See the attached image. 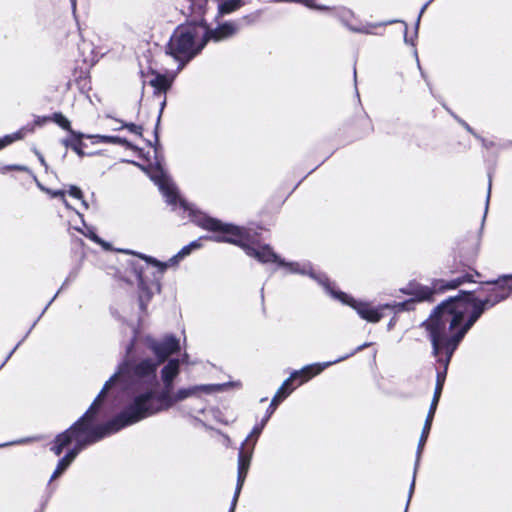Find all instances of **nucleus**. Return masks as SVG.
Returning <instances> with one entry per match:
<instances>
[{
  "label": "nucleus",
  "mask_w": 512,
  "mask_h": 512,
  "mask_svg": "<svg viewBox=\"0 0 512 512\" xmlns=\"http://www.w3.org/2000/svg\"><path fill=\"white\" fill-rule=\"evenodd\" d=\"M47 193L51 196V197H59L61 198L63 204L67 207V208H70V205L69 203L67 202L66 198H65V194H66V191L64 190H47Z\"/></svg>",
  "instance_id": "nucleus-25"
},
{
  "label": "nucleus",
  "mask_w": 512,
  "mask_h": 512,
  "mask_svg": "<svg viewBox=\"0 0 512 512\" xmlns=\"http://www.w3.org/2000/svg\"><path fill=\"white\" fill-rule=\"evenodd\" d=\"M267 421H265V419L263 420L262 424L259 425V426H255L253 428V430L251 431V433L248 435V437L246 438L245 442L242 444V446H245V445H248L249 441L252 439V438H255L257 439V437L260 435L265 423Z\"/></svg>",
  "instance_id": "nucleus-24"
},
{
  "label": "nucleus",
  "mask_w": 512,
  "mask_h": 512,
  "mask_svg": "<svg viewBox=\"0 0 512 512\" xmlns=\"http://www.w3.org/2000/svg\"><path fill=\"white\" fill-rule=\"evenodd\" d=\"M174 76L162 75L159 73H152L149 79V84L155 88L156 91L162 92L169 89L173 82Z\"/></svg>",
  "instance_id": "nucleus-16"
},
{
  "label": "nucleus",
  "mask_w": 512,
  "mask_h": 512,
  "mask_svg": "<svg viewBox=\"0 0 512 512\" xmlns=\"http://www.w3.org/2000/svg\"><path fill=\"white\" fill-rule=\"evenodd\" d=\"M237 31H238V27L235 23L226 22L222 25H219L214 30L208 29L207 40L209 38H212L215 41H221V40L227 39L229 37H232L233 35H235L237 33Z\"/></svg>",
  "instance_id": "nucleus-14"
},
{
  "label": "nucleus",
  "mask_w": 512,
  "mask_h": 512,
  "mask_svg": "<svg viewBox=\"0 0 512 512\" xmlns=\"http://www.w3.org/2000/svg\"><path fill=\"white\" fill-rule=\"evenodd\" d=\"M293 390H294V388L288 387V382H283V384L278 389V391L276 392L275 396L273 397V399L270 403V406L267 411V415L265 417V421H267L270 418V416L274 413V411H275L276 407L279 405V403H281L286 397H288L292 393Z\"/></svg>",
  "instance_id": "nucleus-15"
},
{
  "label": "nucleus",
  "mask_w": 512,
  "mask_h": 512,
  "mask_svg": "<svg viewBox=\"0 0 512 512\" xmlns=\"http://www.w3.org/2000/svg\"><path fill=\"white\" fill-rule=\"evenodd\" d=\"M255 442L252 443L251 448L245 451V446H242L239 455H238V477H237V486L235 490V494L232 500L231 508L229 512H234V509L236 507V503L238 501V497L240 494V491L242 489V486L244 484L249 466H250V459L252 450L254 447Z\"/></svg>",
  "instance_id": "nucleus-9"
},
{
  "label": "nucleus",
  "mask_w": 512,
  "mask_h": 512,
  "mask_svg": "<svg viewBox=\"0 0 512 512\" xmlns=\"http://www.w3.org/2000/svg\"><path fill=\"white\" fill-rule=\"evenodd\" d=\"M413 487H414V481H413V482H412V484H411L410 493H412Z\"/></svg>",
  "instance_id": "nucleus-30"
},
{
  "label": "nucleus",
  "mask_w": 512,
  "mask_h": 512,
  "mask_svg": "<svg viewBox=\"0 0 512 512\" xmlns=\"http://www.w3.org/2000/svg\"><path fill=\"white\" fill-rule=\"evenodd\" d=\"M337 16L350 31L356 33L373 34L375 28L386 25V23H366L357 25L354 13L347 8H340L337 11Z\"/></svg>",
  "instance_id": "nucleus-10"
},
{
  "label": "nucleus",
  "mask_w": 512,
  "mask_h": 512,
  "mask_svg": "<svg viewBox=\"0 0 512 512\" xmlns=\"http://www.w3.org/2000/svg\"><path fill=\"white\" fill-rule=\"evenodd\" d=\"M183 362H187V355L184 356Z\"/></svg>",
  "instance_id": "nucleus-32"
},
{
  "label": "nucleus",
  "mask_w": 512,
  "mask_h": 512,
  "mask_svg": "<svg viewBox=\"0 0 512 512\" xmlns=\"http://www.w3.org/2000/svg\"><path fill=\"white\" fill-rule=\"evenodd\" d=\"M89 138L93 139V143H110V144H120L125 145L126 140L118 137V136H107V135H94L89 136Z\"/></svg>",
  "instance_id": "nucleus-20"
},
{
  "label": "nucleus",
  "mask_w": 512,
  "mask_h": 512,
  "mask_svg": "<svg viewBox=\"0 0 512 512\" xmlns=\"http://www.w3.org/2000/svg\"><path fill=\"white\" fill-rule=\"evenodd\" d=\"M167 203L176 208L177 205L184 211L188 212L191 220L203 229L215 233L211 240L215 242H226L241 247L245 253L255 258L261 263H275L279 266L286 268L287 272L307 274L312 278L317 279L326 289V291L334 299L340 301L342 304L351 307L356 311L358 316L370 323H377L383 317V311L390 309L393 306L390 304L373 305L371 302L358 300L351 295L335 290L324 281V277L316 276L309 263L299 262H284L276 253L273 252L268 245H259L252 242L249 231L240 226L222 223L217 219L211 218L206 214L196 211L191 205L179 198L177 190L167 176Z\"/></svg>",
  "instance_id": "nucleus-1"
},
{
  "label": "nucleus",
  "mask_w": 512,
  "mask_h": 512,
  "mask_svg": "<svg viewBox=\"0 0 512 512\" xmlns=\"http://www.w3.org/2000/svg\"><path fill=\"white\" fill-rule=\"evenodd\" d=\"M346 358H347V356L337 359L335 361L307 365L300 370H295L294 372H292L290 374L289 378L286 379L284 382H288L289 388H293L291 385L295 381H297L298 385H302V384L308 382L310 379H312L316 375H319L327 367H329L335 363H338L341 360H344Z\"/></svg>",
  "instance_id": "nucleus-7"
},
{
  "label": "nucleus",
  "mask_w": 512,
  "mask_h": 512,
  "mask_svg": "<svg viewBox=\"0 0 512 512\" xmlns=\"http://www.w3.org/2000/svg\"><path fill=\"white\" fill-rule=\"evenodd\" d=\"M139 284L141 287H144L146 285V282L144 281V279L141 276L139 277Z\"/></svg>",
  "instance_id": "nucleus-28"
},
{
  "label": "nucleus",
  "mask_w": 512,
  "mask_h": 512,
  "mask_svg": "<svg viewBox=\"0 0 512 512\" xmlns=\"http://www.w3.org/2000/svg\"><path fill=\"white\" fill-rule=\"evenodd\" d=\"M66 193H68L71 197L80 200L84 209L87 210L89 208V204L83 199V192L79 187L71 185L69 186V189L66 191Z\"/></svg>",
  "instance_id": "nucleus-22"
},
{
  "label": "nucleus",
  "mask_w": 512,
  "mask_h": 512,
  "mask_svg": "<svg viewBox=\"0 0 512 512\" xmlns=\"http://www.w3.org/2000/svg\"><path fill=\"white\" fill-rule=\"evenodd\" d=\"M117 374L119 376L109 389L117 383L129 380L135 382L136 387L129 405L120 415L109 422V432H117L144 418L168 410L190 397L212 394L220 391L223 387L219 384H201L181 387L174 392L172 389L160 391L156 378V364L150 361H141L134 365L123 362L114 373V375Z\"/></svg>",
  "instance_id": "nucleus-2"
},
{
  "label": "nucleus",
  "mask_w": 512,
  "mask_h": 512,
  "mask_svg": "<svg viewBox=\"0 0 512 512\" xmlns=\"http://www.w3.org/2000/svg\"><path fill=\"white\" fill-rule=\"evenodd\" d=\"M427 5H428V4H425V5L423 6V8H422V9H421V11H420V15H419V17L423 14V12H424V10L426 9Z\"/></svg>",
  "instance_id": "nucleus-29"
},
{
  "label": "nucleus",
  "mask_w": 512,
  "mask_h": 512,
  "mask_svg": "<svg viewBox=\"0 0 512 512\" xmlns=\"http://www.w3.org/2000/svg\"><path fill=\"white\" fill-rule=\"evenodd\" d=\"M483 313L480 302L449 299L440 304L424 323L432 343V353L442 365L437 368V379L431 406L438 405L448 365L457 346Z\"/></svg>",
  "instance_id": "nucleus-3"
},
{
  "label": "nucleus",
  "mask_w": 512,
  "mask_h": 512,
  "mask_svg": "<svg viewBox=\"0 0 512 512\" xmlns=\"http://www.w3.org/2000/svg\"><path fill=\"white\" fill-rule=\"evenodd\" d=\"M242 5V0H219L218 11L220 15H225L239 9Z\"/></svg>",
  "instance_id": "nucleus-19"
},
{
  "label": "nucleus",
  "mask_w": 512,
  "mask_h": 512,
  "mask_svg": "<svg viewBox=\"0 0 512 512\" xmlns=\"http://www.w3.org/2000/svg\"><path fill=\"white\" fill-rule=\"evenodd\" d=\"M82 137H83L82 134L71 131L70 136L63 140V144L66 147H70L71 149H73V151H75L79 156H83L84 153L81 149V145H82L81 138Z\"/></svg>",
  "instance_id": "nucleus-18"
},
{
  "label": "nucleus",
  "mask_w": 512,
  "mask_h": 512,
  "mask_svg": "<svg viewBox=\"0 0 512 512\" xmlns=\"http://www.w3.org/2000/svg\"><path fill=\"white\" fill-rule=\"evenodd\" d=\"M467 279H455L449 282L444 280H437L433 283V288L428 286H421L418 284H410L406 289H403V293L414 296L417 300H427L431 297L434 291H442L446 289H455L460 284L465 282Z\"/></svg>",
  "instance_id": "nucleus-6"
},
{
  "label": "nucleus",
  "mask_w": 512,
  "mask_h": 512,
  "mask_svg": "<svg viewBox=\"0 0 512 512\" xmlns=\"http://www.w3.org/2000/svg\"><path fill=\"white\" fill-rule=\"evenodd\" d=\"M24 135H25V129H21L13 134L1 137L0 138V150L6 146L12 144L13 142H15L17 140L22 139L24 137Z\"/></svg>",
  "instance_id": "nucleus-21"
},
{
  "label": "nucleus",
  "mask_w": 512,
  "mask_h": 512,
  "mask_svg": "<svg viewBox=\"0 0 512 512\" xmlns=\"http://www.w3.org/2000/svg\"><path fill=\"white\" fill-rule=\"evenodd\" d=\"M53 120L60 127H62L63 129H65L71 133L72 130H71V126H70V121L65 116H63L61 113L54 114Z\"/></svg>",
  "instance_id": "nucleus-23"
},
{
  "label": "nucleus",
  "mask_w": 512,
  "mask_h": 512,
  "mask_svg": "<svg viewBox=\"0 0 512 512\" xmlns=\"http://www.w3.org/2000/svg\"><path fill=\"white\" fill-rule=\"evenodd\" d=\"M13 168H14V169H18V170H21V169H22L20 166H14Z\"/></svg>",
  "instance_id": "nucleus-31"
},
{
  "label": "nucleus",
  "mask_w": 512,
  "mask_h": 512,
  "mask_svg": "<svg viewBox=\"0 0 512 512\" xmlns=\"http://www.w3.org/2000/svg\"><path fill=\"white\" fill-rule=\"evenodd\" d=\"M207 26L200 23H190L176 28L167 46V53L179 62L177 70L193 58L206 44Z\"/></svg>",
  "instance_id": "nucleus-5"
},
{
  "label": "nucleus",
  "mask_w": 512,
  "mask_h": 512,
  "mask_svg": "<svg viewBox=\"0 0 512 512\" xmlns=\"http://www.w3.org/2000/svg\"><path fill=\"white\" fill-rule=\"evenodd\" d=\"M435 411H436V407L430 406V409H429V412H428V415H427V418H426V421H425V424H424V427L422 430V434H421V437L419 440V444H418V455H420V453L426 443V440L428 438Z\"/></svg>",
  "instance_id": "nucleus-17"
},
{
  "label": "nucleus",
  "mask_w": 512,
  "mask_h": 512,
  "mask_svg": "<svg viewBox=\"0 0 512 512\" xmlns=\"http://www.w3.org/2000/svg\"><path fill=\"white\" fill-rule=\"evenodd\" d=\"M77 230L80 231L81 233H83L84 235L90 237L95 242H99L98 237L96 236V234L93 231H91V229L87 228L88 232H85V231L81 230L80 228H77Z\"/></svg>",
  "instance_id": "nucleus-27"
},
{
  "label": "nucleus",
  "mask_w": 512,
  "mask_h": 512,
  "mask_svg": "<svg viewBox=\"0 0 512 512\" xmlns=\"http://www.w3.org/2000/svg\"><path fill=\"white\" fill-rule=\"evenodd\" d=\"M122 127L128 129L134 135L142 136V127L140 125L129 123L123 125Z\"/></svg>",
  "instance_id": "nucleus-26"
},
{
  "label": "nucleus",
  "mask_w": 512,
  "mask_h": 512,
  "mask_svg": "<svg viewBox=\"0 0 512 512\" xmlns=\"http://www.w3.org/2000/svg\"><path fill=\"white\" fill-rule=\"evenodd\" d=\"M179 374V360H170L161 370V379L164 384L163 390L172 389L173 380Z\"/></svg>",
  "instance_id": "nucleus-13"
},
{
  "label": "nucleus",
  "mask_w": 512,
  "mask_h": 512,
  "mask_svg": "<svg viewBox=\"0 0 512 512\" xmlns=\"http://www.w3.org/2000/svg\"><path fill=\"white\" fill-rule=\"evenodd\" d=\"M192 247L195 248L198 247V245L196 243H192L189 246L182 248L181 251L177 255L170 258L168 262H160L152 257L145 255H140V257L144 259L147 263L157 268L160 274H163L168 267L177 265V263L181 259L187 256L190 253Z\"/></svg>",
  "instance_id": "nucleus-12"
},
{
  "label": "nucleus",
  "mask_w": 512,
  "mask_h": 512,
  "mask_svg": "<svg viewBox=\"0 0 512 512\" xmlns=\"http://www.w3.org/2000/svg\"><path fill=\"white\" fill-rule=\"evenodd\" d=\"M119 376L112 375L110 379L104 384L102 390L100 391L97 398L94 400L88 411L84 414V416L74 424L70 429L65 432L59 434L55 441L54 445L51 447V450L56 454L60 455L64 448L68 447L70 444H74L73 449L68 451V453L58 462L55 471L53 472L50 481L58 478L72 463L77 454L88 444L94 443L99 439L112 434L113 432H109V422L105 426H94L95 415L100 407L101 401L107 391L109 390L110 385L113 381Z\"/></svg>",
  "instance_id": "nucleus-4"
},
{
  "label": "nucleus",
  "mask_w": 512,
  "mask_h": 512,
  "mask_svg": "<svg viewBox=\"0 0 512 512\" xmlns=\"http://www.w3.org/2000/svg\"><path fill=\"white\" fill-rule=\"evenodd\" d=\"M179 349V341L172 336H168L165 337L162 342L155 343L154 345L151 346V350L157 357L156 361L151 359H142V361H150L152 363H155L157 368L161 362H163L171 354L177 352ZM139 362H141V360Z\"/></svg>",
  "instance_id": "nucleus-11"
},
{
  "label": "nucleus",
  "mask_w": 512,
  "mask_h": 512,
  "mask_svg": "<svg viewBox=\"0 0 512 512\" xmlns=\"http://www.w3.org/2000/svg\"><path fill=\"white\" fill-rule=\"evenodd\" d=\"M512 279V275L504 276L502 279L494 283L493 287L490 290V297L484 301L477 300L473 298L470 294L456 297L455 299H465V300H473L482 303L483 311L485 310V306H493L496 303L507 298L512 290L510 286H507L506 283L508 280Z\"/></svg>",
  "instance_id": "nucleus-8"
}]
</instances>
